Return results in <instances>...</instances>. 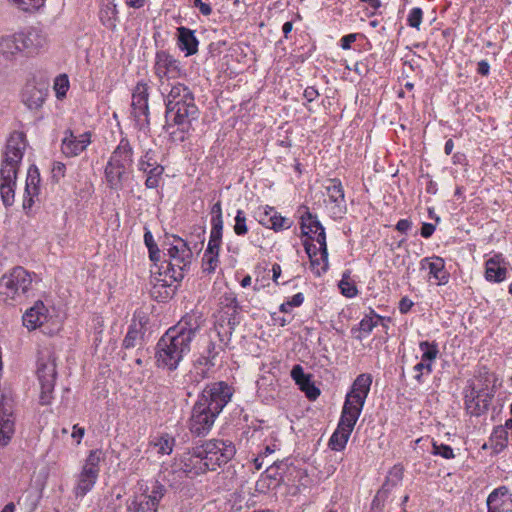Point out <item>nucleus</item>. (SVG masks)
Segmentation results:
<instances>
[{
    "instance_id": "1",
    "label": "nucleus",
    "mask_w": 512,
    "mask_h": 512,
    "mask_svg": "<svg viewBox=\"0 0 512 512\" xmlns=\"http://www.w3.org/2000/svg\"><path fill=\"white\" fill-rule=\"evenodd\" d=\"M202 313L185 314L176 325L170 327L158 340L155 360L158 368L174 371L191 351V343L203 327Z\"/></svg>"
},
{
    "instance_id": "2",
    "label": "nucleus",
    "mask_w": 512,
    "mask_h": 512,
    "mask_svg": "<svg viewBox=\"0 0 512 512\" xmlns=\"http://www.w3.org/2000/svg\"><path fill=\"white\" fill-rule=\"evenodd\" d=\"M234 389L224 381L209 383L198 395L191 409L187 427L192 435L206 436L217 417L231 401Z\"/></svg>"
},
{
    "instance_id": "3",
    "label": "nucleus",
    "mask_w": 512,
    "mask_h": 512,
    "mask_svg": "<svg viewBox=\"0 0 512 512\" xmlns=\"http://www.w3.org/2000/svg\"><path fill=\"white\" fill-rule=\"evenodd\" d=\"M28 143L21 130H15L7 139L0 165V195L3 204H14L17 175Z\"/></svg>"
},
{
    "instance_id": "4",
    "label": "nucleus",
    "mask_w": 512,
    "mask_h": 512,
    "mask_svg": "<svg viewBox=\"0 0 512 512\" xmlns=\"http://www.w3.org/2000/svg\"><path fill=\"white\" fill-rule=\"evenodd\" d=\"M163 254L168 257L164 274L173 282H181L192 262V250L182 238L172 235L163 243Z\"/></svg>"
},
{
    "instance_id": "5",
    "label": "nucleus",
    "mask_w": 512,
    "mask_h": 512,
    "mask_svg": "<svg viewBox=\"0 0 512 512\" xmlns=\"http://www.w3.org/2000/svg\"><path fill=\"white\" fill-rule=\"evenodd\" d=\"M132 157L133 150L129 141L122 138L105 167V178L111 189L120 190L122 188L123 180L133 162Z\"/></svg>"
},
{
    "instance_id": "6",
    "label": "nucleus",
    "mask_w": 512,
    "mask_h": 512,
    "mask_svg": "<svg viewBox=\"0 0 512 512\" xmlns=\"http://www.w3.org/2000/svg\"><path fill=\"white\" fill-rule=\"evenodd\" d=\"M32 274L21 266L14 267L0 278V300L4 303L18 301L32 287Z\"/></svg>"
},
{
    "instance_id": "7",
    "label": "nucleus",
    "mask_w": 512,
    "mask_h": 512,
    "mask_svg": "<svg viewBox=\"0 0 512 512\" xmlns=\"http://www.w3.org/2000/svg\"><path fill=\"white\" fill-rule=\"evenodd\" d=\"M37 376L40 384L39 402L41 405H50L57 378V365L55 354L46 349L39 353L37 361Z\"/></svg>"
},
{
    "instance_id": "8",
    "label": "nucleus",
    "mask_w": 512,
    "mask_h": 512,
    "mask_svg": "<svg viewBox=\"0 0 512 512\" xmlns=\"http://www.w3.org/2000/svg\"><path fill=\"white\" fill-rule=\"evenodd\" d=\"M301 210H304L300 216V228L302 234L310 240H315L319 244V250L324 263L321 269H317L316 274L321 276L328 270V250L325 229L318 220L317 215L311 213L308 207L301 206L298 212Z\"/></svg>"
},
{
    "instance_id": "9",
    "label": "nucleus",
    "mask_w": 512,
    "mask_h": 512,
    "mask_svg": "<svg viewBox=\"0 0 512 512\" xmlns=\"http://www.w3.org/2000/svg\"><path fill=\"white\" fill-rule=\"evenodd\" d=\"M201 448L210 471L227 464L236 453L233 442L224 439H211L201 445Z\"/></svg>"
},
{
    "instance_id": "10",
    "label": "nucleus",
    "mask_w": 512,
    "mask_h": 512,
    "mask_svg": "<svg viewBox=\"0 0 512 512\" xmlns=\"http://www.w3.org/2000/svg\"><path fill=\"white\" fill-rule=\"evenodd\" d=\"M154 73L162 81H176L185 76L180 62L166 51H158L155 55Z\"/></svg>"
},
{
    "instance_id": "11",
    "label": "nucleus",
    "mask_w": 512,
    "mask_h": 512,
    "mask_svg": "<svg viewBox=\"0 0 512 512\" xmlns=\"http://www.w3.org/2000/svg\"><path fill=\"white\" fill-rule=\"evenodd\" d=\"M149 316L142 310L134 312L131 324L123 339L122 347L124 349H132L135 347H143L146 344L147 324Z\"/></svg>"
},
{
    "instance_id": "12",
    "label": "nucleus",
    "mask_w": 512,
    "mask_h": 512,
    "mask_svg": "<svg viewBox=\"0 0 512 512\" xmlns=\"http://www.w3.org/2000/svg\"><path fill=\"white\" fill-rule=\"evenodd\" d=\"M495 396V389L471 387L465 392V409L471 416L479 417L485 414Z\"/></svg>"
},
{
    "instance_id": "13",
    "label": "nucleus",
    "mask_w": 512,
    "mask_h": 512,
    "mask_svg": "<svg viewBox=\"0 0 512 512\" xmlns=\"http://www.w3.org/2000/svg\"><path fill=\"white\" fill-rule=\"evenodd\" d=\"M148 85L143 82L137 83L132 94V116L138 128H144L150 124L148 118Z\"/></svg>"
},
{
    "instance_id": "14",
    "label": "nucleus",
    "mask_w": 512,
    "mask_h": 512,
    "mask_svg": "<svg viewBox=\"0 0 512 512\" xmlns=\"http://www.w3.org/2000/svg\"><path fill=\"white\" fill-rule=\"evenodd\" d=\"M212 333L218 339L219 343H216L211 336V340L204 352L199 359H203L204 362L208 364V366L216 365V358L220 354L221 351H224L225 347L229 344L231 340L232 333L229 329H226L222 323H215Z\"/></svg>"
},
{
    "instance_id": "15",
    "label": "nucleus",
    "mask_w": 512,
    "mask_h": 512,
    "mask_svg": "<svg viewBox=\"0 0 512 512\" xmlns=\"http://www.w3.org/2000/svg\"><path fill=\"white\" fill-rule=\"evenodd\" d=\"M220 312L222 313L220 320L216 323H222L226 329L231 332L240 323L241 306L233 292H228L220 297Z\"/></svg>"
},
{
    "instance_id": "16",
    "label": "nucleus",
    "mask_w": 512,
    "mask_h": 512,
    "mask_svg": "<svg viewBox=\"0 0 512 512\" xmlns=\"http://www.w3.org/2000/svg\"><path fill=\"white\" fill-rule=\"evenodd\" d=\"M159 90L165 96L166 105H179L181 103H191L194 100L193 93L184 83L176 81H162L159 84Z\"/></svg>"
},
{
    "instance_id": "17",
    "label": "nucleus",
    "mask_w": 512,
    "mask_h": 512,
    "mask_svg": "<svg viewBox=\"0 0 512 512\" xmlns=\"http://www.w3.org/2000/svg\"><path fill=\"white\" fill-rule=\"evenodd\" d=\"M138 169L147 176L145 180L146 188L155 189L159 186L165 169L164 166L157 163L155 153L152 150L146 151V153L140 158Z\"/></svg>"
},
{
    "instance_id": "18",
    "label": "nucleus",
    "mask_w": 512,
    "mask_h": 512,
    "mask_svg": "<svg viewBox=\"0 0 512 512\" xmlns=\"http://www.w3.org/2000/svg\"><path fill=\"white\" fill-rule=\"evenodd\" d=\"M81 130H66L62 139L61 150L67 157H74L83 152L91 142V133Z\"/></svg>"
},
{
    "instance_id": "19",
    "label": "nucleus",
    "mask_w": 512,
    "mask_h": 512,
    "mask_svg": "<svg viewBox=\"0 0 512 512\" xmlns=\"http://www.w3.org/2000/svg\"><path fill=\"white\" fill-rule=\"evenodd\" d=\"M197 113L198 109L194 104V100H191V103L167 104L165 117L170 124L191 125V121L195 119Z\"/></svg>"
},
{
    "instance_id": "20",
    "label": "nucleus",
    "mask_w": 512,
    "mask_h": 512,
    "mask_svg": "<svg viewBox=\"0 0 512 512\" xmlns=\"http://www.w3.org/2000/svg\"><path fill=\"white\" fill-rule=\"evenodd\" d=\"M18 34L19 39H21V47L26 55L37 54L48 43L46 33L37 27H30L25 31L18 32Z\"/></svg>"
},
{
    "instance_id": "21",
    "label": "nucleus",
    "mask_w": 512,
    "mask_h": 512,
    "mask_svg": "<svg viewBox=\"0 0 512 512\" xmlns=\"http://www.w3.org/2000/svg\"><path fill=\"white\" fill-rule=\"evenodd\" d=\"M372 375L369 373L359 374L353 381L345 401L364 407L372 385Z\"/></svg>"
},
{
    "instance_id": "22",
    "label": "nucleus",
    "mask_w": 512,
    "mask_h": 512,
    "mask_svg": "<svg viewBox=\"0 0 512 512\" xmlns=\"http://www.w3.org/2000/svg\"><path fill=\"white\" fill-rule=\"evenodd\" d=\"M487 512H512V494L510 489L499 486L493 489L486 499Z\"/></svg>"
},
{
    "instance_id": "23",
    "label": "nucleus",
    "mask_w": 512,
    "mask_h": 512,
    "mask_svg": "<svg viewBox=\"0 0 512 512\" xmlns=\"http://www.w3.org/2000/svg\"><path fill=\"white\" fill-rule=\"evenodd\" d=\"M182 463V469L188 476H198L209 470V464L204 459L201 446L195 447L192 451L184 454Z\"/></svg>"
},
{
    "instance_id": "24",
    "label": "nucleus",
    "mask_w": 512,
    "mask_h": 512,
    "mask_svg": "<svg viewBox=\"0 0 512 512\" xmlns=\"http://www.w3.org/2000/svg\"><path fill=\"white\" fill-rule=\"evenodd\" d=\"M177 283L169 279V276H165L164 271H159V276H155L152 280L151 297L158 302L171 299L176 293Z\"/></svg>"
},
{
    "instance_id": "25",
    "label": "nucleus",
    "mask_w": 512,
    "mask_h": 512,
    "mask_svg": "<svg viewBox=\"0 0 512 512\" xmlns=\"http://www.w3.org/2000/svg\"><path fill=\"white\" fill-rule=\"evenodd\" d=\"M48 95V89L44 84L37 85L33 81L26 83L22 90V102L30 110L39 109Z\"/></svg>"
},
{
    "instance_id": "26",
    "label": "nucleus",
    "mask_w": 512,
    "mask_h": 512,
    "mask_svg": "<svg viewBox=\"0 0 512 512\" xmlns=\"http://www.w3.org/2000/svg\"><path fill=\"white\" fill-rule=\"evenodd\" d=\"M326 195L330 203L333 204L332 213L342 215L346 212V200L344 188L341 181L337 178H331L325 184Z\"/></svg>"
},
{
    "instance_id": "27",
    "label": "nucleus",
    "mask_w": 512,
    "mask_h": 512,
    "mask_svg": "<svg viewBox=\"0 0 512 512\" xmlns=\"http://www.w3.org/2000/svg\"><path fill=\"white\" fill-rule=\"evenodd\" d=\"M420 269L427 270L437 285H445L449 281V273L445 270L443 258L438 256L425 257L420 261Z\"/></svg>"
},
{
    "instance_id": "28",
    "label": "nucleus",
    "mask_w": 512,
    "mask_h": 512,
    "mask_svg": "<svg viewBox=\"0 0 512 512\" xmlns=\"http://www.w3.org/2000/svg\"><path fill=\"white\" fill-rule=\"evenodd\" d=\"M49 317V310L42 301H37L35 304L26 310L22 320L23 325L29 330H35L47 322Z\"/></svg>"
},
{
    "instance_id": "29",
    "label": "nucleus",
    "mask_w": 512,
    "mask_h": 512,
    "mask_svg": "<svg viewBox=\"0 0 512 512\" xmlns=\"http://www.w3.org/2000/svg\"><path fill=\"white\" fill-rule=\"evenodd\" d=\"M15 433V417L11 407H0V446H7Z\"/></svg>"
},
{
    "instance_id": "30",
    "label": "nucleus",
    "mask_w": 512,
    "mask_h": 512,
    "mask_svg": "<svg viewBox=\"0 0 512 512\" xmlns=\"http://www.w3.org/2000/svg\"><path fill=\"white\" fill-rule=\"evenodd\" d=\"M378 321H390V318L380 316L372 308H369V314L361 319L357 327H352L351 333L357 340H362L378 325Z\"/></svg>"
},
{
    "instance_id": "31",
    "label": "nucleus",
    "mask_w": 512,
    "mask_h": 512,
    "mask_svg": "<svg viewBox=\"0 0 512 512\" xmlns=\"http://www.w3.org/2000/svg\"><path fill=\"white\" fill-rule=\"evenodd\" d=\"M116 0H101L99 5V19L103 26L115 31L119 22Z\"/></svg>"
},
{
    "instance_id": "32",
    "label": "nucleus",
    "mask_w": 512,
    "mask_h": 512,
    "mask_svg": "<svg viewBox=\"0 0 512 512\" xmlns=\"http://www.w3.org/2000/svg\"><path fill=\"white\" fill-rule=\"evenodd\" d=\"M362 410L363 407L350 403L349 401H344L337 427L341 428V430L344 429L345 431L352 432Z\"/></svg>"
},
{
    "instance_id": "33",
    "label": "nucleus",
    "mask_w": 512,
    "mask_h": 512,
    "mask_svg": "<svg viewBox=\"0 0 512 512\" xmlns=\"http://www.w3.org/2000/svg\"><path fill=\"white\" fill-rule=\"evenodd\" d=\"M39 183H40V174L36 167L30 168L28 170L27 178H26V186H25V196L23 200V208L24 210L31 209L34 204V198L39 194Z\"/></svg>"
},
{
    "instance_id": "34",
    "label": "nucleus",
    "mask_w": 512,
    "mask_h": 512,
    "mask_svg": "<svg viewBox=\"0 0 512 512\" xmlns=\"http://www.w3.org/2000/svg\"><path fill=\"white\" fill-rule=\"evenodd\" d=\"M19 34L15 33L2 37L0 40V54L7 60H13L17 55L25 53L21 47Z\"/></svg>"
},
{
    "instance_id": "35",
    "label": "nucleus",
    "mask_w": 512,
    "mask_h": 512,
    "mask_svg": "<svg viewBox=\"0 0 512 512\" xmlns=\"http://www.w3.org/2000/svg\"><path fill=\"white\" fill-rule=\"evenodd\" d=\"M213 366H208L203 359H197L193 363L191 370L185 375V383L188 385L197 386L203 380L210 377V371Z\"/></svg>"
},
{
    "instance_id": "36",
    "label": "nucleus",
    "mask_w": 512,
    "mask_h": 512,
    "mask_svg": "<svg viewBox=\"0 0 512 512\" xmlns=\"http://www.w3.org/2000/svg\"><path fill=\"white\" fill-rule=\"evenodd\" d=\"M98 476L99 474L82 468L73 490L75 497L83 498L88 492H90L96 484Z\"/></svg>"
},
{
    "instance_id": "37",
    "label": "nucleus",
    "mask_w": 512,
    "mask_h": 512,
    "mask_svg": "<svg viewBox=\"0 0 512 512\" xmlns=\"http://www.w3.org/2000/svg\"><path fill=\"white\" fill-rule=\"evenodd\" d=\"M178 32V46L180 50L185 51L186 56H191L197 53L198 51V40L192 31L186 27H179L177 29Z\"/></svg>"
},
{
    "instance_id": "38",
    "label": "nucleus",
    "mask_w": 512,
    "mask_h": 512,
    "mask_svg": "<svg viewBox=\"0 0 512 512\" xmlns=\"http://www.w3.org/2000/svg\"><path fill=\"white\" fill-rule=\"evenodd\" d=\"M501 256L496 255L486 261L485 278L490 282H502L506 278L507 269L502 266Z\"/></svg>"
},
{
    "instance_id": "39",
    "label": "nucleus",
    "mask_w": 512,
    "mask_h": 512,
    "mask_svg": "<svg viewBox=\"0 0 512 512\" xmlns=\"http://www.w3.org/2000/svg\"><path fill=\"white\" fill-rule=\"evenodd\" d=\"M127 512H157L155 508V502L151 503L147 494L136 495L129 498L126 502Z\"/></svg>"
},
{
    "instance_id": "40",
    "label": "nucleus",
    "mask_w": 512,
    "mask_h": 512,
    "mask_svg": "<svg viewBox=\"0 0 512 512\" xmlns=\"http://www.w3.org/2000/svg\"><path fill=\"white\" fill-rule=\"evenodd\" d=\"M404 476V467L401 464L394 465L388 472L386 480L379 490L378 495L390 492L394 487L398 486Z\"/></svg>"
},
{
    "instance_id": "41",
    "label": "nucleus",
    "mask_w": 512,
    "mask_h": 512,
    "mask_svg": "<svg viewBox=\"0 0 512 512\" xmlns=\"http://www.w3.org/2000/svg\"><path fill=\"white\" fill-rule=\"evenodd\" d=\"M508 437L509 434L504 428L499 426L494 427L489 438L490 447L493 453L499 454L507 448Z\"/></svg>"
},
{
    "instance_id": "42",
    "label": "nucleus",
    "mask_w": 512,
    "mask_h": 512,
    "mask_svg": "<svg viewBox=\"0 0 512 512\" xmlns=\"http://www.w3.org/2000/svg\"><path fill=\"white\" fill-rule=\"evenodd\" d=\"M352 432L345 431L344 429L337 427L332 436L329 439V447L333 451H342L345 449L349 437Z\"/></svg>"
},
{
    "instance_id": "43",
    "label": "nucleus",
    "mask_w": 512,
    "mask_h": 512,
    "mask_svg": "<svg viewBox=\"0 0 512 512\" xmlns=\"http://www.w3.org/2000/svg\"><path fill=\"white\" fill-rule=\"evenodd\" d=\"M222 232L223 229L221 228H211L210 238L204 253L219 256V251L222 243Z\"/></svg>"
},
{
    "instance_id": "44",
    "label": "nucleus",
    "mask_w": 512,
    "mask_h": 512,
    "mask_svg": "<svg viewBox=\"0 0 512 512\" xmlns=\"http://www.w3.org/2000/svg\"><path fill=\"white\" fill-rule=\"evenodd\" d=\"M154 446L157 448L158 454L169 455L175 446V438L167 433L162 434L156 439Z\"/></svg>"
},
{
    "instance_id": "45",
    "label": "nucleus",
    "mask_w": 512,
    "mask_h": 512,
    "mask_svg": "<svg viewBox=\"0 0 512 512\" xmlns=\"http://www.w3.org/2000/svg\"><path fill=\"white\" fill-rule=\"evenodd\" d=\"M419 349L422 351V360L435 361L439 355V348L436 342L421 341L419 343Z\"/></svg>"
},
{
    "instance_id": "46",
    "label": "nucleus",
    "mask_w": 512,
    "mask_h": 512,
    "mask_svg": "<svg viewBox=\"0 0 512 512\" xmlns=\"http://www.w3.org/2000/svg\"><path fill=\"white\" fill-rule=\"evenodd\" d=\"M271 211V221L269 223L268 228L273 229L274 231H280L283 229H289L291 227V221L288 218L281 216L275 208H269Z\"/></svg>"
},
{
    "instance_id": "47",
    "label": "nucleus",
    "mask_w": 512,
    "mask_h": 512,
    "mask_svg": "<svg viewBox=\"0 0 512 512\" xmlns=\"http://www.w3.org/2000/svg\"><path fill=\"white\" fill-rule=\"evenodd\" d=\"M144 243L148 248L149 258L152 262L157 264L161 259V251L154 241L153 235L149 230L144 233Z\"/></svg>"
},
{
    "instance_id": "48",
    "label": "nucleus",
    "mask_w": 512,
    "mask_h": 512,
    "mask_svg": "<svg viewBox=\"0 0 512 512\" xmlns=\"http://www.w3.org/2000/svg\"><path fill=\"white\" fill-rule=\"evenodd\" d=\"M102 459V451L99 449L91 450L89 452L88 457L85 460V464L83 465V469L92 471L96 474H99L100 467L99 464Z\"/></svg>"
},
{
    "instance_id": "49",
    "label": "nucleus",
    "mask_w": 512,
    "mask_h": 512,
    "mask_svg": "<svg viewBox=\"0 0 512 512\" xmlns=\"http://www.w3.org/2000/svg\"><path fill=\"white\" fill-rule=\"evenodd\" d=\"M17 9L24 12H34L39 10L45 3V0H8Z\"/></svg>"
},
{
    "instance_id": "50",
    "label": "nucleus",
    "mask_w": 512,
    "mask_h": 512,
    "mask_svg": "<svg viewBox=\"0 0 512 512\" xmlns=\"http://www.w3.org/2000/svg\"><path fill=\"white\" fill-rule=\"evenodd\" d=\"M477 379L482 383L481 388L495 389L497 386V377L494 373L490 372L486 367H482L478 371Z\"/></svg>"
},
{
    "instance_id": "51",
    "label": "nucleus",
    "mask_w": 512,
    "mask_h": 512,
    "mask_svg": "<svg viewBox=\"0 0 512 512\" xmlns=\"http://www.w3.org/2000/svg\"><path fill=\"white\" fill-rule=\"evenodd\" d=\"M432 444V450L431 454L435 456H440L443 459L451 460L455 458V454L453 451V448L447 444L438 443L435 440L431 441Z\"/></svg>"
},
{
    "instance_id": "52",
    "label": "nucleus",
    "mask_w": 512,
    "mask_h": 512,
    "mask_svg": "<svg viewBox=\"0 0 512 512\" xmlns=\"http://www.w3.org/2000/svg\"><path fill=\"white\" fill-rule=\"evenodd\" d=\"M291 377L300 389L307 386L311 381V375L306 374L301 365H295L291 370Z\"/></svg>"
},
{
    "instance_id": "53",
    "label": "nucleus",
    "mask_w": 512,
    "mask_h": 512,
    "mask_svg": "<svg viewBox=\"0 0 512 512\" xmlns=\"http://www.w3.org/2000/svg\"><path fill=\"white\" fill-rule=\"evenodd\" d=\"M235 224L233 226L234 233L237 236H244L248 233L247 218L245 212L238 209L234 218Z\"/></svg>"
},
{
    "instance_id": "54",
    "label": "nucleus",
    "mask_w": 512,
    "mask_h": 512,
    "mask_svg": "<svg viewBox=\"0 0 512 512\" xmlns=\"http://www.w3.org/2000/svg\"><path fill=\"white\" fill-rule=\"evenodd\" d=\"M339 288L341 293L347 298H353L357 296L358 289L356 285L349 281L348 277L344 274L339 282Z\"/></svg>"
},
{
    "instance_id": "55",
    "label": "nucleus",
    "mask_w": 512,
    "mask_h": 512,
    "mask_svg": "<svg viewBox=\"0 0 512 512\" xmlns=\"http://www.w3.org/2000/svg\"><path fill=\"white\" fill-rule=\"evenodd\" d=\"M219 263V256L218 255H212L208 253H204L202 258V270L204 273L211 274L213 273Z\"/></svg>"
},
{
    "instance_id": "56",
    "label": "nucleus",
    "mask_w": 512,
    "mask_h": 512,
    "mask_svg": "<svg viewBox=\"0 0 512 512\" xmlns=\"http://www.w3.org/2000/svg\"><path fill=\"white\" fill-rule=\"evenodd\" d=\"M69 89V80L67 75H59L54 81V90L57 98H62L66 95Z\"/></svg>"
},
{
    "instance_id": "57",
    "label": "nucleus",
    "mask_w": 512,
    "mask_h": 512,
    "mask_svg": "<svg viewBox=\"0 0 512 512\" xmlns=\"http://www.w3.org/2000/svg\"><path fill=\"white\" fill-rule=\"evenodd\" d=\"M422 19H423L422 9L419 7H414L410 10V12L407 16V24L410 27L419 30L420 25L422 23Z\"/></svg>"
},
{
    "instance_id": "58",
    "label": "nucleus",
    "mask_w": 512,
    "mask_h": 512,
    "mask_svg": "<svg viewBox=\"0 0 512 512\" xmlns=\"http://www.w3.org/2000/svg\"><path fill=\"white\" fill-rule=\"evenodd\" d=\"M166 489L159 481H155L151 494L147 495L151 503L155 502V508L158 509L160 500L163 498Z\"/></svg>"
},
{
    "instance_id": "59",
    "label": "nucleus",
    "mask_w": 512,
    "mask_h": 512,
    "mask_svg": "<svg viewBox=\"0 0 512 512\" xmlns=\"http://www.w3.org/2000/svg\"><path fill=\"white\" fill-rule=\"evenodd\" d=\"M211 228H221L223 229V219H222V207L221 202H216L211 208Z\"/></svg>"
},
{
    "instance_id": "60",
    "label": "nucleus",
    "mask_w": 512,
    "mask_h": 512,
    "mask_svg": "<svg viewBox=\"0 0 512 512\" xmlns=\"http://www.w3.org/2000/svg\"><path fill=\"white\" fill-rule=\"evenodd\" d=\"M66 166L64 163L55 161L52 164L51 174L54 182H59L65 176Z\"/></svg>"
},
{
    "instance_id": "61",
    "label": "nucleus",
    "mask_w": 512,
    "mask_h": 512,
    "mask_svg": "<svg viewBox=\"0 0 512 512\" xmlns=\"http://www.w3.org/2000/svg\"><path fill=\"white\" fill-rule=\"evenodd\" d=\"M305 392L306 396L310 400H316L320 395V390L314 385L313 382H310L307 386L301 389Z\"/></svg>"
},
{
    "instance_id": "62",
    "label": "nucleus",
    "mask_w": 512,
    "mask_h": 512,
    "mask_svg": "<svg viewBox=\"0 0 512 512\" xmlns=\"http://www.w3.org/2000/svg\"><path fill=\"white\" fill-rule=\"evenodd\" d=\"M313 240H310L307 238L303 245L305 248V251L307 255L309 256V259H313V257H316L318 255V252L320 253L319 248L316 247V245L312 242Z\"/></svg>"
},
{
    "instance_id": "63",
    "label": "nucleus",
    "mask_w": 512,
    "mask_h": 512,
    "mask_svg": "<svg viewBox=\"0 0 512 512\" xmlns=\"http://www.w3.org/2000/svg\"><path fill=\"white\" fill-rule=\"evenodd\" d=\"M270 206H265L262 212H259V223L268 228L269 223L271 221V211H269Z\"/></svg>"
},
{
    "instance_id": "64",
    "label": "nucleus",
    "mask_w": 512,
    "mask_h": 512,
    "mask_svg": "<svg viewBox=\"0 0 512 512\" xmlns=\"http://www.w3.org/2000/svg\"><path fill=\"white\" fill-rule=\"evenodd\" d=\"M413 305H414L413 301L405 296V297H402L401 300L399 301L398 308H399L400 313L407 314L411 310Z\"/></svg>"
}]
</instances>
